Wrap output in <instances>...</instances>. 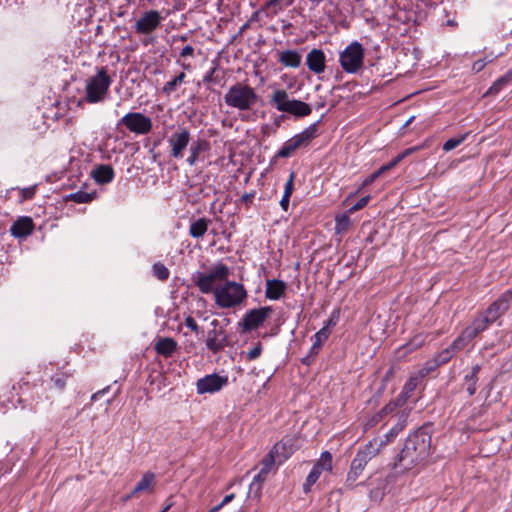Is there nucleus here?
I'll return each instance as SVG.
<instances>
[{"instance_id":"f257e3e1","label":"nucleus","mask_w":512,"mask_h":512,"mask_svg":"<svg viewBox=\"0 0 512 512\" xmlns=\"http://www.w3.org/2000/svg\"><path fill=\"white\" fill-rule=\"evenodd\" d=\"M431 436L419 430L411 434L405 441L398 455V464L408 470L423 461L430 452Z\"/></svg>"},{"instance_id":"f03ea898","label":"nucleus","mask_w":512,"mask_h":512,"mask_svg":"<svg viewBox=\"0 0 512 512\" xmlns=\"http://www.w3.org/2000/svg\"><path fill=\"white\" fill-rule=\"evenodd\" d=\"M224 102L227 106L239 111H248L257 104L258 95L250 85L238 82L225 93Z\"/></svg>"},{"instance_id":"7ed1b4c3","label":"nucleus","mask_w":512,"mask_h":512,"mask_svg":"<svg viewBox=\"0 0 512 512\" xmlns=\"http://www.w3.org/2000/svg\"><path fill=\"white\" fill-rule=\"evenodd\" d=\"M213 295L215 304L221 309L238 307L244 303L248 296L243 284L228 280L219 286Z\"/></svg>"},{"instance_id":"20e7f679","label":"nucleus","mask_w":512,"mask_h":512,"mask_svg":"<svg viewBox=\"0 0 512 512\" xmlns=\"http://www.w3.org/2000/svg\"><path fill=\"white\" fill-rule=\"evenodd\" d=\"M230 275V269L227 265L219 262L213 266L209 272H197L194 276V283L203 294H214L219 288L217 283L225 282Z\"/></svg>"},{"instance_id":"39448f33","label":"nucleus","mask_w":512,"mask_h":512,"mask_svg":"<svg viewBox=\"0 0 512 512\" xmlns=\"http://www.w3.org/2000/svg\"><path fill=\"white\" fill-rule=\"evenodd\" d=\"M111 84L112 79L106 67L100 68L94 76L86 80L85 100L91 104L104 101Z\"/></svg>"},{"instance_id":"423d86ee","label":"nucleus","mask_w":512,"mask_h":512,"mask_svg":"<svg viewBox=\"0 0 512 512\" xmlns=\"http://www.w3.org/2000/svg\"><path fill=\"white\" fill-rule=\"evenodd\" d=\"M270 104L279 112L289 113L295 117H305L312 112L309 104L301 100L289 99L288 93L283 89H278L273 92Z\"/></svg>"},{"instance_id":"0eeeda50","label":"nucleus","mask_w":512,"mask_h":512,"mask_svg":"<svg viewBox=\"0 0 512 512\" xmlns=\"http://www.w3.org/2000/svg\"><path fill=\"white\" fill-rule=\"evenodd\" d=\"M318 123L315 122L305 128L301 133L294 135L288 139L278 150L276 157L288 158L296 150L309 146L313 139L318 136Z\"/></svg>"},{"instance_id":"6e6552de","label":"nucleus","mask_w":512,"mask_h":512,"mask_svg":"<svg viewBox=\"0 0 512 512\" xmlns=\"http://www.w3.org/2000/svg\"><path fill=\"white\" fill-rule=\"evenodd\" d=\"M318 123L315 122L305 128L301 133L294 135L288 139L278 150L276 157L288 158L296 150L309 146L313 139L318 136Z\"/></svg>"},{"instance_id":"1a4fd4ad","label":"nucleus","mask_w":512,"mask_h":512,"mask_svg":"<svg viewBox=\"0 0 512 512\" xmlns=\"http://www.w3.org/2000/svg\"><path fill=\"white\" fill-rule=\"evenodd\" d=\"M377 456V450L371 445H365L360 449L351 462L349 472L346 477L345 487L352 489L357 485V480L365 469L367 463Z\"/></svg>"},{"instance_id":"9d476101","label":"nucleus","mask_w":512,"mask_h":512,"mask_svg":"<svg viewBox=\"0 0 512 512\" xmlns=\"http://www.w3.org/2000/svg\"><path fill=\"white\" fill-rule=\"evenodd\" d=\"M364 55L362 44L353 41L340 53L339 62L342 69L346 73H357L363 66Z\"/></svg>"},{"instance_id":"9b49d317","label":"nucleus","mask_w":512,"mask_h":512,"mask_svg":"<svg viewBox=\"0 0 512 512\" xmlns=\"http://www.w3.org/2000/svg\"><path fill=\"white\" fill-rule=\"evenodd\" d=\"M118 125L125 126L130 132L137 135H146L151 132L153 127L151 118L140 112L125 114L119 120Z\"/></svg>"},{"instance_id":"f8f14e48","label":"nucleus","mask_w":512,"mask_h":512,"mask_svg":"<svg viewBox=\"0 0 512 512\" xmlns=\"http://www.w3.org/2000/svg\"><path fill=\"white\" fill-rule=\"evenodd\" d=\"M272 313L269 306L252 309L246 312L244 317L239 321V327L242 332H250L259 328Z\"/></svg>"},{"instance_id":"ddd939ff","label":"nucleus","mask_w":512,"mask_h":512,"mask_svg":"<svg viewBox=\"0 0 512 512\" xmlns=\"http://www.w3.org/2000/svg\"><path fill=\"white\" fill-rule=\"evenodd\" d=\"M285 450V445L282 443H276L272 450L262 460L261 470L254 476V479L265 482L271 472L273 465L277 462L278 464L283 463L287 459V455H280V451Z\"/></svg>"},{"instance_id":"4468645a","label":"nucleus","mask_w":512,"mask_h":512,"mask_svg":"<svg viewBox=\"0 0 512 512\" xmlns=\"http://www.w3.org/2000/svg\"><path fill=\"white\" fill-rule=\"evenodd\" d=\"M213 329L207 332L206 347L213 354L220 353L229 345L228 336L224 329L217 328L219 321L214 319L211 322Z\"/></svg>"},{"instance_id":"2eb2a0df","label":"nucleus","mask_w":512,"mask_h":512,"mask_svg":"<svg viewBox=\"0 0 512 512\" xmlns=\"http://www.w3.org/2000/svg\"><path fill=\"white\" fill-rule=\"evenodd\" d=\"M228 384V377L219 374L206 375L197 380L196 389L198 394L215 393Z\"/></svg>"},{"instance_id":"dca6fc26","label":"nucleus","mask_w":512,"mask_h":512,"mask_svg":"<svg viewBox=\"0 0 512 512\" xmlns=\"http://www.w3.org/2000/svg\"><path fill=\"white\" fill-rule=\"evenodd\" d=\"M162 19L159 11H146L142 17L136 21L135 31L139 34H150L160 26Z\"/></svg>"},{"instance_id":"f3484780","label":"nucleus","mask_w":512,"mask_h":512,"mask_svg":"<svg viewBox=\"0 0 512 512\" xmlns=\"http://www.w3.org/2000/svg\"><path fill=\"white\" fill-rule=\"evenodd\" d=\"M190 142V132L186 128H179L168 139L171 147V156L175 159L183 157V152Z\"/></svg>"},{"instance_id":"a211bd4d","label":"nucleus","mask_w":512,"mask_h":512,"mask_svg":"<svg viewBox=\"0 0 512 512\" xmlns=\"http://www.w3.org/2000/svg\"><path fill=\"white\" fill-rule=\"evenodd\" d=\"M512 303V291H505L500 297L489 305L484 311L488 317L496 322L509 308Z\"/></svg>"},{"instance_id":"6ab92c4d","label":"nucleus","mask_w":512,"mask_h":512,"mask_svg":"<svg viewBox=\"0 0 512 512\" xmlns=\"http://www.w3.org/2000/svg\"><path fill=\"white\" fill-rule=\"evenodd\" d=\"M406 414H402L399 418L398 423L393 426L389 432H387L382 437H377L369 441L366 445H371L373 448L377 450V455L381 451L383 447L388 445L390 442H392L395 437L399 434L400 431L405 427L406 425Z\"/></svg>"},{"instance_id":"aec40b11","label":"nucleus","mask_w":512,"mask_h":512,"mask_svg":"<svg viewBox=\"0 0 512 512\" xmlns=\"http://www.w3.org/2000/svg\"><path fill=\"white\" fill-rule=\"evenodd\" d=\"M308 69L315 74H321L326 68V56L321 49H312L306 56Z\"/></svg>"},{"instance_id":"412c9836","label":"nucleus","mask_w":512,"mask_h":512,"mask_svg":"<svg viewBox=\"0 0 512 512\" xmlns=\"http://www.w3.org/2000/svg\"><path fill=\"white\" fill-rule=\"evenodd\" d=\"M34 223L32 218L24 216L16 220L10 227L11 234L16 238H25L32 234Z\"/></svg>"},{"instance_id":"4be33fe9","label":"nucleus","mask_w":512,"mask_h":512,"mask_svg":"<svg viewBox=\"0 0 512 512\" xmlns=\"http://www.w3.org/2000/svg\"><path fill=\"white\" fill-rule=\"evenodd\" d=\"M428 374V370L421 369L416 373L410 375L409 379L403 386V389L400 393V401L405 402L417 388V386L421 383L422 379Z\"/></svg>"},{"instance_id":"5701e85b","label":"nucleus","mask_w":512,"mask_h":512,"mask_svg":"<svg viewBox=\"0 0 512 512\" xmlns=\"http://www.w3.org/2000/svg\"><path fill=\"white\" fill-rule=\"evenodd\" d=\"M330 334L331 331L330 329H328V325H324L318 332H316L313 335V337L311 338L313 343L310 348L309 355L303 359L304 363L308 364L309 362L307 361V359L309 357H315L320 352L323 344L329 338Z\"/></svg>"},{"instance_id":"b1692460","label":"nucleus","mask_w":512,"mask_h":512,"mask_svg":"<svg viewBox=\"0 0 512 512\" xmlns=\"http://www.w3.org/2000/svg\"><path fill=\"white\" fill-rule=\"evenodd\" d=\"M154 349L158 355L169 358L177 351L178 343L171 337L159 338L155 342Z\"/></svg>"},{"instance_id":"393cba45","label":"nucleus","mask_w":512,"mask_h":512,"mask_svg":"<svg viewBox=\"0 0 512 512\" xmlns=\"http://www.w3.org/2000/svg\"><path fill=\"white\" fill-rule=\"evenodd\" d=\"M287 289L284 281L278 279H271L266 281L265 296L270 300L280 299Z\"/></svg>"},{"instance_id":"a878e982","label":"nucleus","mask_w":512,"mask_h":512,"mask_svg":"<svg viewBox=\"0 0 512 512\" xmlns=\"http://www.w3.org/2000/svg\"><path fill=\"white\" fill-rule=\"evenodd\" d=\"M210 149V143L206 139H197L190 146V155L187 158V163L190 166L195 165L198 160V157L201 153L208 151Z\"/></svg>"},{"instance_id":"bb28decb","label":"nucleus","mask_w":512,"mask_h":512,"mask_svg":"<svg viewBox=\"0 0 512 512\" xmlns=\"http://www.w3.org/2000/svg\"><path fill=\"white\" fill-rule=\"evenodd\" d=\"M278 60L285 67L298 68L301 65L302 56L296 50H285L279 53Z\"/></svg>"},{"instance_id":"cd10ccee","label":"nucleus","mask_w":512,"mask_h":512,"mask_svg":"<svg viewBox=\"0 0 512 512\" xmlns=\"http://www.w3.org/2000/svg\"><path fill=\"white\" fill-rule=\"evenodd\" d=\"M114 176V170L110 165H99L92 171V177L98 184L110 183Z\"/></svg>"},{"instance_id":"c85d7f7f","label":"nucleus","mask_w":512,"mask_h":512,"mask_svg":"<svg viewBox=\"0 0 512 512\" xmlns=\"http://www.w3.org/2000/svg\"><path fill=\"white\" fill-rule=\"evenodd\" d=\"M293 2L294 0H269L261 7V11H267V16L274 17Z\"/></svg>"},{"instance_id":"c756f323","label":"nucleus","mask_w":512,"mask_h":512,"mask_svg":"<svg viewBox=\"0 0 512 512\" xmlns=\"http://www.w3.org/2000/svg\"><path fill=\"white\" fill-rule=\"evenodd\" d=\"M493 323L494 321L488 317L485 312H482L477 317H475L471 325H469L467 328L471 330L475 336H477L479 333L485 331Z\"/></svg>"},{"instance_id":"7c9ffc66","label":"nucleus","mask_w":512,"mask_h":512,"mask_svg":"<svg viewBox=\"0 0 512 512\" xmlns=\"http://www.w3.org/2000/svg\"><path fill=\"white\" fill-rule=\"evenodd\" d=\"M476 336L473 334L471 330L467 327L462 331V333L452 342L450 345V349L454 351V353L461 351L464 349Z\"/></svg>"},{"instance_id":"2f4dec72","label":"nucleus","mask_w":512,"mask_h":512,"mask_svg":"<svg viewBox=\"0 0 512 512\" xmlns=\"http://www.w3.org/2000/svg\"><path fill=\"white\" fill-rule=\"evenodd\" d=\"M210 220L206 218H199L192 222L189 227V234L193 238H201L207 232Z\"/></svg>"},{"instance_id":"473e14b6","label":"nucleus","mask_w":512,"mask_h":512,"mask_svg":"<svg viewBox=\"0 0 512 512\" xmlns=\"http://www.w3.org/2000/svg\"><path fill=\"white\" fill-rule=\"evenodd\" d=\"M155 483V474L152 472H146L141 480L136 484L133 491L131 492V495L129 497H132L136 495L137 493L148 491L152 489L153 485Z\"/></svg>"},{"instance_id":"72a5a7b5","label":"nucleus","mask_w":512,"mask_h":512,"mask_svg":"<svg viewBox=\"0 0 512 512\" xmlns=\"http://www.w3.org/2000/svg\"><path fill=\"white\" fill-rule=\"evenodd\" d=\"M313 469H317L318 473L321 475L323 471H331L332 470V454L328 451H324L321 453L320 458L312 467Z\"/></svg>"},{"instance_id":"f704fd0d","label":"nucleus","mask_w":512,"mask_h":512,"mask_svg":"<svg viewBox=\"0 0 512 512\" xmlns=\"http://www.w3.org/2000/svg\"><path fill=\"white\" fill-rule=\"evenodd\" d=\"M313 469H317L318 473L321 475L323 471H331L332 470V454L328 451H324L321 453L320 458L312 467Z\"/></svg>"},{"instance_id":"c9c22d12","label":"nucleus","mask_w":512,"mask_h":512,"mask_svg":"<svg viewBox=\"0 0 512 512\" xmlns=\"http://www.w3.org/2000/svg\"><path fill=\"white\" fill-rule=\"evenodd\" d=\"M480 369L481 368L479 365H475L472 367L471 372L465 376L466 391L470 396L476 393V383L478 381L477 375Z\"/></svg>"},{"instance_id":"e433bc0d","label":"nucleus","mask_w":512,"mask_h":512,"mask_svg":"<svg viewBox=\"0 0 512 512\" xmlns=\"http://www.w3.org/2000/svg\"><path fill=\"white\" fill-rule=\"evenodd\" d=\"M96 197V193H88L85 191H77L65 197L66 201H73L75 203H90Z\"/></svg>"},{"instance_id":"4c0bfd02","label":"nucleus","mask_w":512,"mask_h":512,"mask_svg":"<svg viewBox=\"0 0 512 512\" xmlns=\"http://www.w3.org/2000/svg\"><path fill=\"white\" fill-rule=\"evenodd\" d=\"M512 80V69L507 71L505 75L497 79L493 85L489 88V93L491 94H497L499 93L503 87L508 85Z\"/></svg>"},{"instance_id":"58836bf2","label":"nucleus","mask_w":512,"mask_h":512,"mask_svg":"<svg viewBox=\"0 0 512 512\" xmlns=\"http://www.w3.org/2000/svg\"><path fill=\"white\" fill-rule=\"evenodd\" d=\"M426 337L422 334L415 335L409 342L401 347L405 353H410L422 347L425 343Z\"/></svg>"},{"instance_id":"ea45409f","label":"nucleus","mask_w":512,"mask_h":512,"mask_svg":"<svg viewBox=\"0 0 512 512\" xmlns=\"http://www.w3.org/2000/svg\"><path fill=\"white\" fill-rule=\"evenodd\" d=\"M349 213H344L342 215H339L335 219V231L336 233L340 234L346 231L350 225V217Z\"/></svg>"},{"instance_id":"a19ab883","label":"nucleus","mask_w":512,"mask_h":512,"mask_svg":"<svg viewBox=\"0 0 512 512\" xmlns=\"http://www.w3.org/2000/svg\"><path fill=\"white\" fill-rule=\"evenodd\" d=\"M264 482L253 478V481L249 485L248 497L259 500L262 492V485Z\"/></svg>"},{"instance_id":"79ce46f5","label":"nucleus","mask_w":512,"mask_h":512,"mask_svg":"<svg viewBox=\"0 0 512 512\" xmlns=\"http://www.w3.org/2000/svg\"><path fill=\"white\" fill-rule=\"evenodd\" d=\"M467 136H468V133H465L461 136L448 139L443 144V150L445 152H449V151L455 149L456 147H458L460 144H462L466 140Z\"/></svg>"},{"instance_id":"37998d69","label":"nucleus","mask_w":512,"mask_h":512,"mask_svg":"<svg viewBox=\"0 0 512 512\" xmlns=\"http://www.w3.org/2000/svg\"><path fill=\"white\" fill-rule=\"evenodd\" d=\"M153 273L161 281L167 280L170 275L168 268L161 262H157L153 265Z\"/></svg>"},{"instance_id":"c03bdc74","label":"nucleus","mask_w":512,"mask_h":512,"mask_svg":"<svg viewBox=\"0 0 512 512\" xmlns=\"http://www.w3.org/2000/svg\"><path fill=\"white\" fill-rule=\"evenodd\" d=\"M319 477H320V474L318 473V470L312 468L303 484V491L305 493L310 492L311 487L317 482Z\"/></svg>"},{"instance_id":"a18cd8bd","label":"nucleus","mask_w":512,"mask_h":512,"mask_svg":"<svg viewBox=\"0 0 512 512\" xmlns=\"http://www.w3.org/2000/svg\"><path fill=\"white\" fill-rule=\"evenodd\" d=\"M454 351L450 349V346L439 353V355L436 358V362L438 365L447 363L453 356Z\"/></svg>"},{"instance_id":"49530a36","label":"nucleus","mask_w":512,"mask_h":512,"mask_svg":"<svg viewBox=\"0 0 512 512\" xmlns=\"http://www.w3.org/2000/svg\"><path fill=\"white\" fill-rule=\"evenodd\" d=\"M262 353V345L260 342H258L252 349H250L247 354L246 358L249 361L257 359Z\"/></svg>"},{"instance_id":"de8ad7c7","label":"nucleus","mask_w":512,"mask_h":512,"mask_svg":"<svg viewBox=\"0 0 512 512\" xmlns=\"http://www.w3.org/2000/svg\"><path fill=\"white\" fill-rule=\"evenodd\" d=\"M369 200H370V196L362 197L352 207L349 208L348 213L352 214L358 210L363 209L368 204Z\"/></svg>"},{"instance_id":"09e8293b","label":"nucleus","mask_w":512,"mask_h":512,"mask_svg":"<svg viewBox=\"0 0 512 512\" xmlns=\"http://www.w3.org/2000/svg\"><path fill=\"white\" fill-rule=\"evenodd\" d=\"M294 178H295L294 172H291L288 180L285 183L283 195L291 197L293 190H294Z\"/></svg>"},{"instance_id":"8fccbe9b","label":"nucleus","mask_w":512,"mask_h":512,"mask_svg":"<svg viewBox=\"0 0 512 512\" xmlns=\"http://www.w3.org/2000/svg\"><path fill=\"white\" fill-rule=\"evenodd\" d=\"M235 498V494L231 493L229 495H226L221 503L218 505L212 507L208 512H218L220 511L226 504L230 503Z\"/></svg>"},{"instance_id":"3c124183","label":"nucleus","mask_w":512,"mask_h":512,"mask_svg":"<svg viewBox=\"0 0 512 512\" xmlns=\"http://www.w3.org/2000/svg\"><path fill=\"white\" fill-rule=\"evenodd\" d=\"M180 85V83L175 79V77L168 81L162 88L163 93L170 95L172 92H174L177 88V86Z\"/></svg>"},{"instance_id":"603ef678","label":"nucleus","mask_w":512,"mask_h":512,"mask_svg":"<svg viewBox=\"0 0 512 512\" xmlns=\"http://www.w3.org/2000/svg\"><path fill=\"white\" fill-rule=\"evenodd\" d=\"M404 402L400 401V397L395 402L388 403L382 410L381 414L386 415L393 412L399 405H402Z\"/></svg>"},{"instance_id":"864d4df0","label":"nucleus","mask_w":512,"mask_h":512,"mask_svg":"<svg viewBox=\"0 0 512 512\" xmlns=\"http://www.w3.org/2000/svg\"><path fill=\"white\" fill-rule=\"evenodd\" d=\"M185 325H186V327L191 329L193 332L198 333L199 326H198L196 320L192 316H187L185 318Z\"/></svg>"},{"instance_id":"5fc2aeb1","label":"nucleus","mask_w":512,"mask_h":512,"mask_svg":"<svg viewBox=\"0 0 512 512\" xmlns=\"http://www.w3.org/2000/svg\"><path fill=\"white\" fill-rule=\"evenodd\" d=\"M216 70H217V67H216V66H215V67H213V68H211V69L206 73V75L204 76V78H203V82H204V83H207V84H210V83H214V84H215V83H217V80H216V78L214 77V74H215Z\"/></svg>"},{"instance_id":"6e6d98bb","label":"nucleus","mask_w":512,"mask_h":512,"mask_svg":"<svg viewBox=\"0 0 512 512\" xmlns=\"http://www.w3.org/2000/svg\"><path fill=\"white\" fill-rule=\"evenodd\" d=\"M491 60H486V58L484 59H479L477 61H475L472 65V70L475 72V73H478L480 72L481 70H483V68L487 65L488 62H490Z\"/></svg>"},{"instance_id":"4d7b16f0","label":"nucleus","mask_w":512,"mask_h":512,"mask_svg":"<svg viewBox=\"0 0 512 512\" xmlns=\"http://www.w3.org/2000/svg\"><path fill=\"white\" fill-rule=\"evenodd\" d=\"M399 162H400V158L395 157L389 163L381 166L379 168V171H382V174H384L385 172H387V171L391 170L392 168H394Z\"/></svg>"},{"instance_id":"13d9d810","label":"nucleus","mask_w":512,"mask_h":512,"mask_svg":"<svg viewBox=\"0 0 512 512\" xmlns=\"http://www.w3.org/2000/svg\"><path fill=\"white\" fill-rule=\"evenodd\" d=\"M382 175V171H379V169L377 171H375L374 173H372L370 176H368L364 181H363V184H362V187H365V186H368L370 184H372L378 177H380Z\"/></svg>"},{"instance_id":"bf43d9fd","label":"nucleus","mask_w":512,"mask_h":512,"mask_svg":"<svg viewBox=\"0 0 512 512\" xmlns=\"http://www.w3.org/2000/svg\"><path fill=\"white\" fill-rule=\"evenodd\" d=\"M193 55H194V48L191 45H186L185 47L182 48V50L180 52V56L183 58H186L189 56L192 57Z\"/></svg>"},{"instance_id":"052dcab7","label":"nucleus","mask_w":512,"mask_h":512,"mask_svg":"<svg viewBox=\"0 0 512 512\" xmlns=\"http://www.w3.org/2000/svg\"><path fill=\"white\" fill-rule=\"evenodd\" d=\"M289 202H290V196L283 195L280 200V206L283 211H288L289 208Z\"/></svg>"},{"instance_id":"680f3d73","label":"nucleus","mask_w":512,"mask_h":512,"mask_svg":"<svg viewBox=\"0 0 512 512\" xmlns=\"http://www.w3.org/2000/svg\"><path fill=\"white\" fill-rule=\"evenodd\" d=\"M52 381L54 382L55 386H57L60 389H63L65 387L66 381L61 377H53Z\"/></svg>"},{"instance_id":"e2e57ef3","label":"nucleus","mask_w":512,"mask_h":512,"mask_svg":"<svg viewBox=\"0 0 512 512\" xmlns=\"http://www.w3.org/2000/svg\"><path fill=\"white\" fill-rule=\"evenodd\" d=\"M383 494H384L383 491H381L379 489L371 490L370 497H371V499L379 500L382 498Z\"/></svg>"},{"instance_id":"0e129e2a","label":"nucleus","mask_w":512,"mask_h":512,"mask_svg":"<svg viewBox=\"0 0 512 512\" xmlns=\"http://www.w3.org/2000/svg\"><path fill=\"white\" fill-rule=\"evenodd\" d=\"M254 198V193H246L242 195L241 200L247 204H250Z\"/></svg>"},{"instance_id":"69168bd1","label":"nucleus","mask_w":512,"mask_h":512,"mask_svg":"<svg viewBox=\"0 0 512 512\" xmlns=\"http://www.w3.org/2000/svg\"><path fill=\"white\" fill-rule=\"evenodd\" d=\"M108 389H109V387H107V388H104V389H102V390L97 391L96 393H94V394L91 396V400H92V401H95V400L99 399L101 395L105 394V393L108 391Z\"/></svg>"},{"instance_id":"338daca9","label":"nucleus","mask_w":512,"mask_h":512,"mask_svg":"<svg viewBox=\"0 0 512 512\" xmlns=\"http://www.w3.org/2000/svg\"><path fill=\"white\" fill-rule=\"evenodd\" d=\"M186 78V74L184 72H180L176 77L175 79L180 83L182 84L184 82Z\"/></svg>"},{"instance_id":"774afa93","label":"nucleus","mask_w":512,"mask_h":512,"mask_svg":"<svg viewBox=\"0 0 512 512\" xmlns=\"http://www.w3.org/2000/svg\"><path fill=\"white\" fill-rule=\"evenodd\" d=\"M410 155V151L408 149H405L402 153L398 154L396 157L400 158V162L407 156Z\"/></svg>"}]
</instances>
